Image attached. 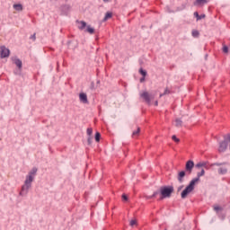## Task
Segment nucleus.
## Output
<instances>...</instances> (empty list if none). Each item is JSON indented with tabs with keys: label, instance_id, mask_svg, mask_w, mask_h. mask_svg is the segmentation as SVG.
I'll return each instance as SVG.
<instances>
[{
	"label": "nucleus",
	"instance_id": "2",
	"mask_svg": "<svg viewBox=\"0 0 230 230\" xmlns=\"http://www.w3.org/2000/svg\"><path fill=\"white\" fill-rule=\"evenodd\" d=\"M197 182H199V179H192L190 181L189 185L181 191V199H186V197L195 190V184H197Z\"/></svg>",
	"mask_w": 230,
	"mask_h": 230
},
{
	"label": "nucleus",
	"instance_id": "34",
	"mask_svg": "<svg viewBox=\"0 0 230 230\" xmlns=\"http://www.w3.org/2000/svg\"><path fill=\"white\" fill-rule=\"evenodd\" d=\"M184 188V185H181L177 188V193H179V191H181L182 189Z\"/></svg>",
	"mask_w": 230,
	"mask_h": 230
},
{
	"label": "nucleus",
	"instance_id": "9",
	"mask_svg": "<svg viewBox=\"0 0 230 230\" xmlns=\"http://www.w3.org/2000/svg\"><path fill=\"white\" fill-rule=\"evenodd\" d=\"M0 57L1 58H8L10 57V49L4 46L0 47Z\"/></svg>",
	"mask_w": 230,
	"mask_h": 230
},
{
	"label": "nucleus",
	"instance_id": "25",
	"mask_svg": "<svg viewBox=\"0 0 230 230\" xmlns=\"http://www.w3.org/2000/svg\"><path fill=\"white\" fill-rule=\"evenodd\" d=\"M87 136H89V137H92L91 136H93V129L91 128H87Z\"/></svg>",
	"mask_w": 230,
	"mask_h": 230
},
{
	"label": "nucleus",
	"instance_id": "28",
	"mask_svg": "<svg viewBox=\"0 0 230 230\" xmlns=\"http://www.w3.org/2000/svg\"><path fill=\"white\" fill-rule=\"evenodd\" d=\"M199 31H196V30L192 31V37L197 38L199 37Z\"/></svg>",
	"mask_w": 230,
	"mask_h": 230
},
{
	"label": "nucleus",
	"instance_id": "30",
	"mask_svg": "<svg viewBox=\"0 0 230 230\" xmlns=\"http://www.w3.org/2000/svg\"><path fill=\"white\" fill-rule=\"evenodd\" d=\"M172 139H173L175 141V143H179L181 141V139L177 138V136L173 135L172 137Z\"/></svg>",
	"mask_w": 230,
	"mask_h": 230
},
{
	"label": "nucleus",
	"instance_id": "3",
	"mask_svg": "<svg viewBox=\"0 0 230 230\" xmlns=\"http://www.w3.org/2000/svg\"><path fill=\"white\" fill-rule=\"evenodd\" d=\"M173 193V186H163L160 188V200L163 199H170Z\"/></svg>",
	"mask_w": 230,
	"mask_h": 230
},
{
	"label": "nucleus",
	"instance_id": "1",
	"mask_svg": "<svg viewBox=\"0 0 230 230\" xmlns=\"http://www.w3.org/2000/svg\"><path fill=\"white\" fill-rule=\"evenodd\" d=\"M193 168H195V163L191 160L187 161L185 164V171H181L177 176L180 184H182V182H184V177H186V173H188V175H191Z\"/></svg>",
	"mask_w": 230,
	"mask_h": 230
},
{
	"label": "nucleus",
	"instance_id": "16",
	"mask_svg": "<svg viewBox=\"0 0 230 230\" xmlns=\"http://www.w3.org/2000/svg\"><path fill=\"white\" fill-rule=\"evenodd\" d=\"M85 31L87 33H90V35H93L94 33V28H93L91 25H86Z\"/></svg>",
	"mask_w": 230,
	"mask_h": 230
},
{
	"label": "nucleus",
	"instance_id": "26",
	"mask_svg": "<svg viewBox=\"0 0 230 230\" xmlns=\"http://www.w3.org/2000/svg\"><path fill=\"white\" fill-rule=\"evenodd\" d=\"M204 166H206V164H205V163H198V164H196V168H202V167H204Z\"/></svg>",
	"mask_w": 230,
	"mask_h": 230
},
{
	"label": "nucleus",
	"instance_id": "39",
	"mask_svg": "<svg viewBox=\"0 0 230 230\" xmlns=\"http://www.w3.org/2000/svg\"><path fill=\"white\" fill-rule=\"evenodd\" d=\"M146 199H154V198H152V196H146Z\"/></svg>",
	"mask_w": 230,
	"mask_h": 230
},
{
	"label": "nucleus",
	"instance_id": "27",
	"mask_svg": "<svg viewBox=\"0 0 230 230\" xmlns=\"http://www.w3.org/2000/svg\"><path fill=\"white\" fill-rule=\"evenodd\" d=\"M161 194V190H156L153 193V195H151V198H155L157 197V195Z\"/></svg>",
	"mask_w": 230,
	"mask_h": 230
},
{
	"label": "nucleus",
	"instance_id": "37",
	"mask_svg": "<svg viewBox=\"0 0 230 230\" xmlns=\"http://www.w3.org/2000/svg\"><path fill=\"white\" fill-rule=\"evenodd\" d=\"M155 105L157 107L159 105V102L155 101Z\"/></svg>",
	"mask_w": 230,
	"mask_h": 230
},
{
	"label": "nucleus",
	"instance_id": "6",
	"mask_svg": "<svg viewBox=\"0 0 230 230\" xmlns=\"http://www.w3.org/2000/svg\"><path fill=\"white\" fill-rule=\"evenodd\" d=\"M141 98H143V100H145L146 103H147V105H152V100H154V98H155V95L152 94V93H148V92H144L140 94Z\"/></svg>",
	"mask_w": 230,
	"mask_h": 230
},
{
	"label": "nucleus",
	"instance_id": "33",
	"mask_svg": "<svg viewBox=\"0 0 230 230\" xmlns=\"http://www.w3.org/2000/svg\"><path fill=\"white\" fill-rule=\"evenodd\" d=\"M122 199L125 201L128 200V197H127V194H122Z\"/></svg>",
	"mask_w": 230,
	"mask_h": 230
},
{
	"label": "nucleus",
	"instance_id": "4",
	"mask_svg": "<svg viewBox=\"0 0 230 230\" xmlns=\"http://www.w3.org/2000/svg\"><path fill=\"white\" fill-rule=\"evenodd\" d=\"M31 182L33 181H30V180L24 181V184L22 186L21 191L19 193L20 197H25V195H28L30 188H31Z\"/></svg>",
	"mask_w": 230,
	"mask_h": 230
},
{
	"label": "nucleus",
	"instance_id": "12",
	"mask_svg": "<svg viewBox=\"0 0 230 230\" xmlns=\"http://www.w3.org/2000/svg\"><path fill=\"white\" fill-rule=\"evenodd\" d=\"M76 22L78 24L79 30L83 31L87 28V22H85L84 21H76Z\"/></svg>",
	"mask_w": 230,
	"mask_h": 230
},
{
	"label": "nucleus",
	"instance_id": "31",
	"mask_svg": "<svg viewBox=\"0 0 230 230\" xmlns=\"http://www.w3.org/2000/svg\"><path fill=\"white\" fill-rule=\"evenodd\" d=\"M223 52L224 53H229V48H227V46H224L223 47Z\"/></svg>",
	"mask_w": 230,
	"mask_h": 230
},
{
	"label": "nucleus",
	"instance_id": "8",
	"mask_svg": "<svg viewBox=\"0 0 230 230\" xmlns=\"http://www.w3.org/2000/svg\"><path fill=\"white\" fill-rule=\"evenodd\" d=\"M13 64L18 67V71L15 72V75H21V70L22 69V61L17 57L12 58Z\"/></svg>",
	"mask_w": 230,
	"mask_h": 230
},
{
	"label": "nucleus",
	"instance_id": "32",
	"mask_svg": "<svg viewBox=\"0 0 230 230\" xmlns=\"http://www.w3.org/2000/svg\"><path fill=\"white\" fill-rule=\"evenodd\" d=\"M87 143L88 145H93V137H88Z\"/></svg>",
	"mask_w": 230,
	"mask_h": 230
},
{
	"label": "nucleus",
	"instance_id": "23",
	"mask_svg": "<svg viewBox=\"0 0 230 230\" xmlns=\"http://www.w3.org/2000/svg\"><path fill=\"white\" fill-rule=\"evenodd\" d=\"M223 209L224 208H222L221 207H218V206L214 207V211H216L217 215H218V211H223Z\"/></svg>",
	"mask_w": 230,
	"mask_h": 230
},
{
	"label": "nucleus",
	"instance_id": "19",
	"mask_svg": "<svg viewBox=\"0 0 230 230\" xmlns=\"http://www.w3.org/2000/svg\"><path fill=\"white\" fill-rule=\"evenodd\" d=\"M175 127L177 128L182 127V120L181 119H175Z\"/></svg>",
	"mask_w": 230,
	"mask_h": 230
},
{
	"label": "nucleus",
	"instance_id": "29",
	"mask_svg": "<svg viewBox=\"0 0 230 230\" xmlns=\"http://www.w3.org/2000/svg\"><path fill=\"white\" fill-rule=\"evenodd\" d=\"M137 221H136V219H132L129 223V226H131V227H133V226H137Z\"/></svg>",
	"mask_w": 230,
	"mask_h": 230
},
{
	"label": "nucleus",
	"instance_id": "18",
	"mask_svg": "<svg viewBox=\"0 0 230 230\" xmlns=\"http://www.w3.org/2000/svg\"><path fill=\"white\" fill-rule=\"evenodd\" d=\"M111 18H112V13L107 12L106 14H105V16H104L103 21H104V22H105V21H109V19H111Z\"/></svg>",
	"mask_w": 230,
	"mask_h": 230
},
{
	"label": "nucleus",
	"instance_id": "10",
	"mask_svg": "<svg viewBox=\"0 0 230 230\" xmlns=\"http://www.w3.org/2000/svg\"><path fill=\"white\" fill-rule=\"evenodd\" d=\"M79 100L81 102V103H89V100L87 99V94L86 93H81L79 94Z\"/></svg>",
	"mask_w": 230,
	"mask_h": 230
},
{
	"label": "nucleus",
	"instance_id": "38",
	"mask_svg": "<svg viewBox=\"0 0 230 230\" xmlns=\"http://www.w3.org/2000/svg\"><path fill=\"white\" fill-rule=\"evenodd\" d=\"M103 1V3H110L111 2V0H102Z\"/></svg>",
	"mask_w": 230,
	"mask_h": 230
},
{
	"label": "nucleus",
	"instance_id": "24",
	"mask_svg": "<svg viewBox=\"0 0 230 230\" xmlns=\"http://www.w3.org/2000/svg\"><path fill=\"white\" fill-rule=\"evenodd\" d=\"M139 73H140V75H142V76H144V77L146 76V70H144L143 68H140Z\"/></svg>",
	"mask_w": 230,
	"mask_h": 230
},
{
	"label": "nucleus",
	"instance_id": "5",
	"mask_svg": "<svg viewBox=\"0 0 230 230\" xmlns=\"http://www.w3.org/2000/svg\"><path fill=\"white\" fill-rule=\"evenodd\" d=\"M227 163H214L211 164V166H218L217 172L219 175H226L227 173V168L226 166Z\"/></svg>",
	"mask_w": 230,
	"mask_h": 230
},
{
	"label": "nucleus",
	"instance_id": "21",
	"mask_svg": "<svg viewBox=\"0 0 230 230\" xmlns=\"http://www.w3.org/2000/svg\"><path fill=\"white\" fill-rule=\"evenodd\" d=\"M102 137V135L100 134V132H96L95 133V141L97 143H100V138Z\"/></svg>",
	"mask_w": 230,
	"mask_h": 230
},
{
	"label": "nucleus",
	"instance_id": "40",
	"mask_svg": "<svg viewBox=\"0 0 230 230\" xmlns=\"http://www.w3.org/2000/svg\"><path fill=\"white\" fill-rule=\"evenodd\" d=\"M166 230V229H165Z\"/></svg>",
	"mask_w": 230,
	"mask_h": 230
},
{
	"label": "nucleus",
	"instance_id": "22",
	"mask_svg": "<svg viewBox=\"0 0 230 230\" xmlns=\"http://www.w3.org/2000/svg\"><path fill=\"white\" fill-rule=\"evenodd\" d=\"M166 94H170V90L166 88L163 93L160 94V98H163V96H166Z\"/></svg>",
	"mask_w": 230,
	"mask_h": 230
},
{
	"label": "nucleus",
	"instance_id": "13",
	"mask_svg": "<svg viewBox=\"0 0 230 230\" xmlns=\"http://www.w3.org/2000/svg\"><path fill=\"white\" fill-rule=\"evenodd\" d=\"M208 4V0H196L194 2V6H200L202 4Z\"/></svg>",
	"mask_w": 230,
	"mask_h": 230
},
{
	"label": "nucleus",
	"instance_id": "36",
	"mask_svg": "<svg viewBox=\"0 0 230 230\" xmlns=\"http://www.w3.org/2000/svg\"><path fill=\"white\" fill-rule=\"evenodd\" d=\"M143 82H145V76L140 78V83L143 84Z\"/></svg>",
	"mask_w": 230,
	"mask_h": 230
},
{
	"label": "nucleus",
	"instance_id": "14",
	"mask_svg": "<svg viewBox=\"0 0 230 230\" xmlns=\"http://www.w3.org/2000/svg\"><path fill=\"white\" fill-rule=\"evenodd\" d=\"M13 8L16 11V12H22L23 7L21 4H14L13 5Z\"/></svg>",
	"mask_w": 230,
	"mask_h": 230
},
{
	"label": "nucleus",
	"instance_id": "17",
	"mask_svg": "<svg viewBox=\"0 0 230 230\" xmlns=\"http://www.w3.org/2000/svg\"><path fill=\"white\" fill-rule=\"evenodd\" d=\"M194 15L196 16L197 21H200V19H206V14L199 15L198 12H195Z\"/></svg>",
	"mask_w": 230,
	"mask_h": 230
},
{
	"label": "nucleus",
	"instance_id": "15",
	"mask_svg": "<svg viewBox=\"0 0 230 230\" xmlns=\"http://www.w3.org/2000/svg\"><path fill=\"white\" fill-rule=\"evenodd\" d=\"M204 175H206V171L204 169H201V172L197 173V178L194 179H198L199 182V181H200V177H204Z\"/></svg>",
	"mask_w": 230,
	"mask_h": 230
},
{
	"label": "nucleus",
	"instance_id": "11",
	"mask_svg": "<svg viewBox=\"0 0 230 230\" xmlns=\"http://www.w3.org/2000/svg\"><path fill=\"white\" fill-rule=\"evenodd\" d=\"M61 12L63 13L64 15H67L69 12H71V5L69 4H65L61 7Z\"/></svg>",
	"mask_w": 230,
	"mask_h": 230
},
{
	"label": "nucleus",
	"instance_id": "20",
	"mask_svg": "<svg viewBox=\"0 0 230 230\" xmlns=\"http://www.w3.org/2000/svg\"><path fill=\"white\" fill-rule=\"evenodd\" d=\"M140 132H141V128H137V129L136 131H133V134H132L133 137L139 136Z\"/></svg>",
	"mask_w": 230,
	"mask_h": 230
},
{
	"label": "nucleus",
	"instance_id": "7",
	"mask_svg": "<svg viewBox=\"0 0 230 230\" xmlns=\"http://www.w3.org/2000/svg\"><path fill=\"white\" fill-rule=\"evenodd\" d=\"M38 169L37 167H33L26 176L25 180L30 181L31 182H33L35 181V175H37Z\"/></svg>",
	"mask_w": 230,
	"mask_h": 230
},
{
	"label": "nucleus",
	"instance_id": "35",
	"mask_svg": "<svg viewBox=\"0 0 230 230\" xmlns=\"http://www.w3.org/2000/svg\"><path fill=\"white\" fill-rule=\"evenodd\" d=\"M30 39H31V40H36V39H37L36 34L34 33L33 35H31V36L30 37Z\"/></svg>",
	"mask_w": 230,
	"mask_h": 230
}]
</instances>
